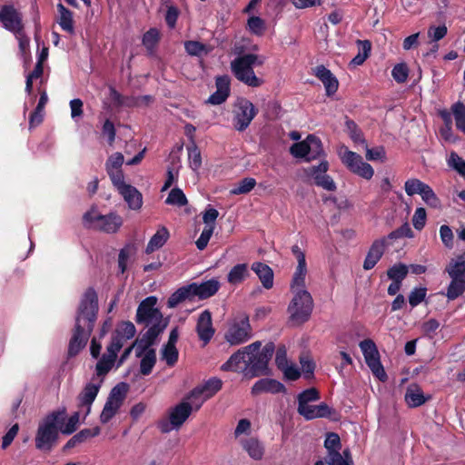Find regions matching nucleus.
Listing matches in <instances>:
<instances>
[{"instance_id": "nucleus-1", "label": "nucleus", "mask_w": 465, "mask_h": 465, "mask_svg": "<svg viewBox=\"0 0 465 465\" xmlns=\"http://www.w3.org/2000/svg\"><path fill=\"white\" fill-rule=\"evenodd\" d=\"M98 296L93 287L84 292L75 316V325L68 345V355L76 356L85 347L98 313Z\"/></svg>"}, {"instance_id": "nucleus-2", "label": "nucleus", "mask_w": 465, "mask_h": 465, "mask_svg": "<svg viewBox=\"0 0 465 465\" xmlns=\"http://www.w3.org/2000/svg\"><path fill=\"white\" fill-rule=\"evenodd\" d=\"M66 417V410H57L47 414L38 424L35 444V448L44 452H50L55 446L59 432Z\"/></svg>"}, {"instance_id": "nucleus-3", "label": "nucleus", "mask_w": 465, "mask_h": 465, "mask_svg": "<svg viewBox=\"0 0 465 465\" xmlns=\"http://www.w3.org/2000/svg\"><path fill=\"white\" fill-rule=\"evenodd\" d=\"M291 290L293 297L288 306L289 321L293 325H302L308 322L312 315L313 299L306 288Z\"/></svg>"}, {"instance_id": "nucleus-4", "label": "nucleus", "mask_w": 465, "mask_h": 465, "mask_svg": "<svg viewBox=\"0 0 465 465\" xmlns=\"http://www.w3.org/2000/svg\"><path fill=\"white\" fill-rule=\"evenodd\" d=\"M258 55L254 54H245L232 60L231 69L236 79L251 87L261 86L263 80L257 77L253 70Z\"/></svg>"}, {"instance_id": "nucleus-5", "label": "nucleus", "mask_w": 465, "mask_h": 465, "mask_svg": "<svg viewBox=\"0 0 465 465\" xmlns=\"http://www.w3.org/2000/svg\"><path fill=\"white\" fill-rule=\"evenodd\" d=\"M275 345L273 342H267L261 350L257 349L255 351H248V377L254 378L269 374L268 364L271 361Z\"/></svg>"}, {"instance_id": "nucleus-6", "label": "nucleus", "mask_w": 465, "mask_h": 465, "mask_svg": "<svg viewBox=\"0 0 465 465\" xmlns=\"http://www.w3.org/2000/svg\"><path fill=\"white\" fill-rule=\"evenodd\" d=\"M83 220L86 227H93L96 230L106 233H114L123 225V218L116 213H110L108 214L97 213L94 209L86 212Z\"/></svg>"}, {"instance_id": "nucleus-7", "label": "nucleus", "mask_w": 465, "mask_h": 465, "mask_svg": "<svg viewBox=\"0 0 465 465\" xmlns=\"http://www.w3.org/2000/svg\"><path fill=\"white\" fill-rule=\"evenodd\" d=\"M232 125L238 132L245 131L258 114L254 104L244 97H240L233 104Z\"/></svg>"}, {"instance_id": "nucleus-8", "label": "nucleus", "mask_w": 465, "mask_h": 465, "mask_svg": "<svg viewBox=\"0 0 465 465\" xmlns=\"http://www.w3.org/2000/svg\"><path fill=\"white\" fill-rule=\"evenodd\" d=\"M251 337L252 327L249 316L245 312H242L231 323L225 333V339L231 345H239L247 341Z\"/></svg>"}, {"instance_id": "nucleus-9", "label": "nucleus", "mask_w": 465, "mask_h": 465, "mask_svg": "<svg viewBox=\"0 0 465 465\" xmlns=\"http://www.w3.org/2000/svg\"><path fill=\"white\" fill-rule=\"evenodd\" d=\"M360 348L373 376L381 381H386L388 376L381 362L380 353L375 342L371 339H365L360 342Z\"/></svg>"}, {"instance_id": "nucleus-10", "label": "nucleus", "mask_w": 465, "mask_h": 465, "mask_svg": "<svg viewBox=\"0 0 465 465\" xmlns=\"http://www.w3.org/2000/svg\"><path fill=\"white\" fill-rule=\"evenodd\" d=\"M261 346L262 342L258 341L238 350L221 366V370L223 371L243 373L248 377V351H255Z\"/></svg>"}, {"instance_id": "nucleus-11", "label": "nucleus", "mask_w": 465, "mask_h": 465, "mask_svg": "<svg viewBox=\"0 0 465 465\" xmlns=\"http://www.w3.org/2000/svg\"><path fill=\"white\" fill-rule=\"evenodd\" d=\"M157 298L155 296H149L143 300L138 305L135 322L145 326L150 323L163 322V313L155 308Z\"/></svg>"}, {"instance_id": "nucleus-12", "label": "nucleus", "mask_w": 465, "mask_h": 465, "mask_svg": "<svg viewBox=\"0 0 465 465\" xmlns=\"http://www.w3.org/2000/svg\"><path fill=\"white\" fill-rule=\"evenodd\" d=\"M223 387V381L221 379L213 377L209 379L202 386H197L190 391L187 400L193 401L195 405V411H198L203 402L217 393Z\"/></svg>"}, {"instance_id": "nucleus-13", "label": "nucleus", "mask_w": 465, "mask_h": 465, "mask_svg": "<svg viewBox=\"0 0 465 465\" xmlns=\"http://www.w3.org/2000/svg\"><path fill=\"white\" fill-rule=\"evenodd\" d=\"M342 163L348 168L350 172L358 176L370 180L374 174L373 168L366 162H363L362 157L352 152L346 150L341 157Z\"/></svg>"}, {"instance_id": "nucleus-14", "label": "nucleus", "mask_w": 465, "mask_h": 465, "mask_svg": "<svg viewBox=\"0 0 465 465\" xmlns=\"http://www.w3.org/2000/svg\"><path fill=\"white\" fill-rule=\"evenodd\" d=\"M0 21L5 29L15 35H22L24 32L23 15L12 5H4L0 10Z\"/></svg>"}, {"instance_id": "nucleus-15", "label": "nucleus", "mask_w": 465, "mask_h": 465, "mask_svg": "<svg viewBox=\"0 0 465 465\" xmlns=\"http://www.w3.org/2000/svg\"><path fill=\"white\" fill-rule=\"evenodd\" d=\"M329 169V163L322 161L318 165L311 166L307 169L306 173L314 180V183L329 192H334L337 189L336 183L333 179L326 174Z\"/></svg>"}, {"instance_id": "nucleus-16", "label": "nucleus", "mask_w": 465, "mask_h": 465, "mask_svg": "<svg viewBox=\"0 0 465 465\" xmlns=\"http://www.w3.org/2000/svg\"><path fill=\"white\" fill-rule=\"evenodd\" d=\"M215 86L216 91L212 94L208 100L207 104L213 105H220L223 104L231 94V79L227 74L219 75L215 78Z\"/></svg>"}, {"instance_id": "nucleus-17", "label": "nucleus", "mask_w": 465, "mask_h": 465, "mask_svg": "<svg viewBox=\"0 0 465 465\" xmlns=\"http://www.w3.org/2000/svg\"><path fill=\"white\" fill-rule=\"evenodd\" d=\"M386 247V238L377 239L371 243L362 265L365 271L375 267L384 254Z\"/></svg>"}, {"instance_id": "nucleus-18", "label": "nucleus", "mask_w": 465, "mask_h": 465, "mask_svg": "<svg viewBox=\"0 0 465 465\" xmlns=\"http://www.w3.org/2000/svg\"><path fill=\"white\" fill-rule=\"evenodd\" d=\"M196 332L201 341L206 345L214 335L215 330L213 327L212 313L205 310L198 318L196 324Z\"/></svg>"}, {"instance_id": "nucleus-19", "label": "nucleus", "mask_w": 465, "mask_h": 465, "mask_svg": "<svg viewBox=\"0 0 465 465\" xmlns=\"http://www.w3.org/2000/svg\"><path fill=\"white\" fill-rule=\"evenodd\" d=\"M193 408L195 409V405L191 402L183 401L179 404H177L174 408L172 409L169 416V420L171 424L174 428L181 427L185 420L191 415Z\"/></svg>"}, {"instance_id": "nucleus-20", "label": "nucleus", "mask_w": 465, "mask_h": 465, "mask_svg": "<svg viewBox=\"0 0 465 465\" xmlns=\"http://www.w3.org/2000/svg\"><path fill=\"white\" fill-rule=\"evenodd\" d=\"M313 71L314 75L323 84L326 94L328 96L334 94L339 87V82L334 74L322 64L317 65Z\"/></svg>"}, {"instance_id": "nucleus-21", "label": "nucleus", "mask_w": 465, "mask_h": 465, "mask_svg": "<svg viewBox=\"0 0 465 465\" xmlns=\"http://www.w3.org/2000/svg\"><path fill=\"white\" fill-rule=\"evenodd\" d=\"M193 298L198 297L200 300H205L213 296L220 288V282L216 279H211L202 283H190Z\"/></svg>"}, {"instance_id": "nucleus-22", "label": "nucleus", "mask_w": 465, "mask_h": 465, "mask_svg": "<svg viewBox=\"0 0 465 465\" xmlns=\"http://www.w3.org/2000/svg\"><path fill=\"white\" fill-rule=\"evenodd\" d=\"M285 386L282 382L271 378L260 379L252 387V395H259L263 392L276 394L285 392Z\"/></svg>"}, {"instance_id": "nucleus-23", "label": "nucleus", "mask_w": 465, "mask_h": 465, "mask_svg": "<svg viewBox=\"0 0 465 465\" xmlns=\"http://www.w3.org/2000/svg\"><path fill=\"white\" fill-rule=\"evenodd\" d=\"M99 390H100L99 384H94V383L90 382L84 386L83 391L77 396L78 408L79 409L84 408V407L86 408L84 417L89 415V413L91 411V406H92L93 402L94 401V400L99 392Z\"/></svg>"}, {"instance_id": "nucleus-24", "label": "nucleus", "mask_w": 465, "mask_h": 465, "mask_svg": "<svg viewBox=\"0 0 465 465\" xmlns=\"http://www.w3.org/2000/svg\"><path fill=\"white\" fill-rule=\"evenodd\" d=\"M118 193L123 196L128 206L132 210H139L143 205L142 193L133 185L127 184L122 186Z\"/></svg>"}, {"instance_id": "nucleus-25", "label": "nucleus", "mask_w": 465, "mask_h": 465, "mask_svg": "<svg viewBox=\"0 0 465 465\" xmlns=\"http://www.w3.org/2000/svg\"><path fill=\"white\" fill-rule=\"evenodd\" d=\"M101 429L98 426H95L91 429H83L76 434H74L63 447V450L66 451L67 450L73 449L77 445L85 442L87 440L96 437L100 434Z\"/></svg>"}, {"instance_id": "nucleus-26", "label": "nucleus", "mask_w": 465, "mask_h": 465, "mask_svg": "<svg viewBox=\"0 0 465 465\" xmlns=\"http://www.w3.org/2000/svg\"><path fill=\"white\" fill-rule=\"evenodd\" d=\"M252 270L256 273L262 286L269 290L273 286V271L272 269L261 262L252 264Z\"/></svg>"}, {"instance_id": "nucleus-27", "label": "nucleus", "mask_w": 465, "mask_h": 465, "mask_svg": "<svg viewBox=\"0 0 465 465\" xmlns=\"http://www.w3.org/2000/svg\"><path fill=\"white\" fill-rule=\"evenodd\" d=\"M57 10L59 12V20L58 24L61 28L70 34H74V19H73V12L67 9L63 4L59 3L57 5Z\"/></svg>"}, {"instance_id": "nucleus-28", "label": "nucleus", "mask_w": 465, "mask_h": 465, "mask_svg": "<svg viewBox=\"0 0 465 465\" xmlns=\"http://www.w3.org/2000/svg\"><path fill=\"white\" fill-rule=\"evenodd\" d=\"M250 276L247 263H238L234 265L227 274V281L232 285L242 283Z\"/></svg>"}, {"instance_id": "nucleus-29", "label": "nucleus", "mask_w": 465, "mask_h": 465, "mask_svg": "<svg viewBox=\"0 0 465 465\" xmlns=\"http://www.w3.org/2000/svg\"><path fill=\"white\" fill-rule=\"evenodd\" d=\"M430 397H426L422 391L415 386L409 387L405 393V401L410 408H417L424 404Z\"/></svg>"}, {"instance_id": "nucleus-30", "label": "nucleus", "mask_w": 465, "mask_h": 465, "mask_svg": "<svg viewBox=\"0 0 465 465\" xmlns=\"http://www.w3.org/2000/svg\"><path fill=\"white\" fill-rule=\"evenodd\" d=\"M169 235V232L164 226L158 229L147 243L145 252L149 254L160 249L167 242Z\"/></svg>"}, {"instance_id": "nucleus-31", "label": "nucleus", "mask_w": 465, "mask_h": 465, "mask_svg": "<svg viewBox=\"0 0 465 465\" xmlns=\"http://www.w3.org/2000/svg\"><path fill=\"white\" fill-rule=\"evenodd\" d=\"M186 300H193V295L190 284L183 286L172 293L167 300V306L168 308H175L179 303Z\"/></svg>"}, {"instance_id": "nucleus-32", "label": "nucleus", "mask_w": 465, "mask_h": 465, "mask_svg": "<svg viewBox=\"0 0 465 465\" xmlns=\"http://www.w3.org/2000/svg\"><path fill=\"white\" fill-rule=\"evenodd\" d=\"M451 281L447 288L446 296L449 301H453L461 296L465 292V277H450Z\"/></svg>"}, {"instance_id": "nucleus-33", "label": "nucleus", "mask_w": 465, "mask_h": 465, "mask_svg": "<svg viewBox=\"0 0 465 465\" xmlns=\"http://www.w3.org/2000/svg\"><path fill=\"white\" fill-rule=\"evenodd\" d=\"M242 447L247 451L249 456L255 460H262L264 454V448L261 442L255 438H250L242 441Z\"/></svg>"}, {"instance_id": "nucleus-34", "label": "nucleus", "mask_w": 465, "mask_h": 465, "mask_svg": "<svg viewBox=\"0 0 465 465\" xmlns=\"http://www.w3.org/2000/svg\"><path fill=\"white\" fill-rule=\"evenodd\" d=\"M136 332L135 326L133 322L126 321V322H121L113 334L114 336H118L122 341H125L127 340L132 339Z\"/></svg>"}, {"instance_id": "nucleus-35", "label": "nucleus", "mask_w": 465, "mask_h": 465, "mask_svg": "<svg viewBox=\"0 0 465 465\" xmlns=\"http://www.w3.org/2000/svg\"><path fill=\"white\" fill-rule=\"evenodd\" d=\"M167 326L166 322H154L151 327L142 335V340L146 341L148 345H153L157 337L164 331Z\"/></svg>"}, {"instance_id": "nucleus-36", "label": "nucleus", "mask_w": 465, "mask_h": 465, "mask_svg": "<svg viewBox=\"0 0 465 465\" xmlns=\"http://www.w3.org/2000/svg\"><path fill=\"white\" fill-rule=\"evenodd\" d=\"M446 272L450 277H465V254L459 256L456 261L452 260Z\"/></svg>"}, {"instance_id": "nucleus-37", "label": "nucleus", "mask_w": 465, "mask_h": 465, "mask_svg": "<svg viewBox=\"0 0 465 465\" xmlns=\"http://www.w3.org/2000/svg\"><path fill=\"white\" fill-rule=\"evenodd\" d=\"M155 363V350H150L144 355L142 356V360L140 362V372L144 376L149 375L152 372Z\"/></svg>"}, {"instance_id": "nucleus-38", "label": "nucleus", "mask_w": 465, "mask_h": 465, "mask_svg": "<svg viewBox=\"0 0 465 465\" xmlns=\"http://www.w3.org/2000/svg\"><path fill=\"white\" fill-rule=\"evenodd\" d=\"M160 41V33L156 28H150L143 35V45L149 53H152Z\"/></svg>"}, {"instance_id": "nucleus-39", "label": "nucleus", "mask_w": 465, "mask_h": 465, "mask_svg": "<svg viewBox=\"0 0 465 465\" xmlns=\"http://www.w3.org/2000/svg\"><path fill=\"white\" fill-rule=\"evenodd\" d=\"M165 203L182 207L185 206L188 203V200L185 194L183 193V190L178 187H175L170 191L165 200Z\"/></svg>"}, {"instance_id": "nucleus-40", "label": "nucleus", "mask_w": 465, "mask_h": 465, "mask_svg": "<svg viewBox=\"0 0 465 465\" xmlns=\"http://www.w3.org/2000/svg\"><path fill=\"white\" fill-rule=\"evenodd\" d=\"M122 405L107 398L106 402L100 415V421L104 424L109 422L116 414Z\"/></svg>"}, {"instance_id": "nucleus-41", "label": "nucleus", "mask_w": 465, "mask_h": 465, "mask_svg": "<svg viewBox=\"0 0 465 465\" xmlns=\"http://www.w3.org/2000/svg\"><path fill=\"white\" fill-rule=\"evenodd\" d=\"M408 266L400 262L390 267L387 271V275L391 281L402 282L408 275Z\"/></svg>"}, {"instance_id": "nucleus-42", "label": "nucleus", "mask_w": 465, "mask_h": 465, "mask_svg": "<svg viewBox=\"0 0 465 465\" xmlns=\"http://www.w3.org/2000/svg\"><path fill=\"white\" fill-rule=\"evenodd\" d=\"M358 45L361 46V50L359 51L358 54L352 58L351 64L361 65L369 57L371 50V44L369 40H358Z\"/></svg>"}, {"instance_id": "nucleus-43", "label": "nucleus", "mask_w": 465, "mask_h": 465, "mask_svg": "<svg viewBox=\"0 0 465 465\" xmlns=\"http://www.w3.org/2000/svg\"><path fill=\"white\" fill-rule=\"evenodd\" d=\"M256 185V180L252 177L242 179L232 190L231 194L239 195L250 193Z\"/></svg>"}, {"instance_id": "nucleus-44", "label": "nucleus", "mask_w": 465, "mask_h": 465, "mask_svg": "<svg viewBox=\"0 0 465 465\" xmlns=\"http://www.w3.org/2000/svg\"><path fill=\"white\" fill-rule=\"evenodd\" d=\"M306 139L307 144L310 146L309 160L312 161L320 157L323 153L322 143L320 138L313 134H309Z\"/></svg>"}, {"instance_id": "nucleus-45", "label": "nucleus", "mask_w": 465, "mask_h": 465, "mask_svg": "<svg viewBox=\"0 0 465 465\" xmlns=\"http://www.w3.org/2000/svg\"><path fill=\"white\" fill-rule=\"evenodd\" d=\"M452 113L457 129L465 134V105L460 102L456 103L452 106Z\"/></svg>"}, {"instance_id": "nucleus-46", "label": "nucleus", "mask_w": 465, "mask_h": 465, "mask_svg": "<svg viewBox=\"0 0 465 465\" xmlns=\"http://www.w3.org/2000/svg\"><path fill=\"white\" fill-rule=\"evenodd\" d=\"M247 29L252 34L261 36L266 30L265 21L259 16L252 15L247 20Z\"/></svg>"}, {"instance_id": "nucleus-47", "label": "nucleus", "mask_w": 465, "mask_h": 465, "mask_svg": "<svg viewBox=\"0 0 465 465\" xmlns=\"http://www.w3.org/2000/svg\"><path fill=\"white\" fill-rule=\"evenodd\" d=\"M128 390L129 386L127 383L120 382L111 390L108 398L122 405L126 397Z\"/></svg>"}, {"instance_id": "nucleus-48", "label": "nucleus", "mask_w": 465, "mask_h": 465, "mask_svg": "<svg viewBox=\"0 0 465 465\" xmlns=\"http://www.w3.org/2000/svg\"><path fill=\"white\" fill-rule=\"evenodd\" d=\"M307 143V139L294 143L290 148L291 154L296 158H304L306 162H310V146Z\"/></svg>"}, {"instance_id": "nucleus-49", "label": "nucleus", "mask_w": 465, "mask_h": 465, "mask_svg": "<svg viewBox=\"0 0 465 465\" xmlns=\"http://www.w3.org/2000/svg\"><path fill=\"white\" fill-rule=\"evenodd\" d=\"M184 49L187 54L192 56H201L203 54H208V48L206 45L199 41H185Z\"/></svg>"}, {"instance_id": "nucleus-50", "label": "nucleus", "mask_w": 465, "mask_h": 465, "mask_svg": "<svg viewBox=\"0 0 465 465\" xmlns=\"http://www.w3.org/2000/svg\"><path fill=\"white\" fill-rule=\"evenodd\" d=\"M426 184L420 179L411 178L405 182L404 190L407 195L413 196L414 194H420Z\"/></svg>"}, {"instance_id": "nucleus-51", "label": "nucleus", "mask_w": 465, "mask_h": 465, "mask_svg": "<svg viewBox=\"0 0 465 465\" xmlns=\"http://www.w3.org/2000/svg\"><path fill=\"white\" fill-rule=\"evenodd\" d=\"M178 358L179 351L176 346L163 345L162 349V359L165 361L168 366H174L178 361Z\"/></svg>"}, {"instance_id": "nucleus-52", "label": "nucleus", "mask_w": 465, "mask_h": 465, "mask_svg": "<svg viewBox=\"0 0 465 465\" xmlns=\"http://www.w3.org/2000/svg\"><path fill=\"white\" fill-rule=\"evenodd\" d=\"M116 359L110 358L109 355L104 354L96 363V374L98 376L106 375L113 368Z\"/></svg>"}, {"instance_id": "nucleus-53", "label": "nucleus", "mask_w": 465, "mask_h": 465, "mask_svg": "<svg viewBox=\"0 0 465 465\" xmlns=\"http://www.w3.org/2000/svg\"><path fill=\"white\" fill-rule=\"evenodd\" d=\"M307 268L296 266L295 272L291 282V289L305 288V278L307 275Z\"/></svg>"}, {"instance_id": "nucleus-54", "label": "nucleus", "mask_w": 465, "mask_h": 465, "mask_svg": "<svg viewBox=\"0 0 465 465\" xmlns=\"http://www.w3.org/2000/svg\"><path fill=\"white\" fill-rule=\"evenodd\" d=\"M420 195L421 196L425 203L430 207L436 208L440 204V199L438 198V196L429 184H426L424 190H422Z\"/></svg>"}, {"instance_id": "nucleus-55", "label": "nucleus", "mask_w": 465, "mask_h": 465, "mask_svg": "<svg viewBox=\"0 0 465 465\" xmlns=\"http://www.w3.org/2000/svg\"><path fill=\"white\" fill-rule=\"evenodd\" d=\"M391 75L397 83H399V84L405 83L409 76V68H408L407 64L404 63L397 64L392 68Z\"/></svg>"}, {"instance_id": "nucleus-56", "label": "nucleus", "mask_w": 465, "mask_h": 465, "mask_svg": "<svg viewBox=\"0 0 465 465\" xmlns=\"http://www.w3.org/2000/svg\"><path fill=\"white\" fill-rule=\"evenodd\" d=\"M427 294V288L425 287H419L414 288L411 293L409 294L408 300L410 305L414 308L420 304L426 298Z\"/></svg>"}, {"instance_id": "nucleus-57", "label": "nucleus", "mask_w": 465, "mask_h": 465, "mask_svg": "<svg viewBox=\"0 0 465 465\" xmlns=\"http://www.w3.org/2000/svg\"><path fill=\"white\" fill-rule=\"evenodd\" d=\"M346 127L350 132V137L356 143H366L361 130L358 127L356 123L352 120L346 121Z\"/></svg>"}, {"instance_id": "nucleus-58", "label": "nucleus", "mask_w": 465, "mask_h": 465, "mask_svg": "<svg viewBox=\"0 0 465 465\" xmlns=\"http://www.w3.org/2000/svg\"><path fill=\"white\" fill-rule=\"evenodd\" d=\"M80 420V411L74 412L67 420V422L62 425L60 430L63 434L70 435L77 430Z\"/></svg>"}, {"instance_id": "nucleus-59", "label": "nucleus", "mask_w": 465, "mask_h": 465, "mask_svg": "<svg viewBox=\"0 0 465 465\" xmlns=\"http://www.w3.org/2000/svg\"><path fill=\"white\" fill-rule=\"evenodd\" d=\"M320 399L319 391L316 388L304 390L298 395V405H305L310 401H316Z\"/></svg>"}, {"instance_id": "nucleus-60", "label": "nucleus", "mask_w": 465, "mask_h": 465, "mask_svg": "<svg viewBox=\"0 0 465 465\" xmlns=\"http://www.w3.org/2000/svg\"><path fill=\"white\" fill-rule=\"evenodd\" d=\"M450 167L465 176V161L455 152H451L448 160Z\"/></svg>"}, {"instance_id": "nucleus-61", "label": "nucleus", "mask_w": 465, "mask_h": 465, "mask_svg": "<svg viewBox=\"0 0 465 465\" xmlns=\"http://www.w3.org/2000/svg\"><path fill=\"white\" fill-rule=\"evenodd\" d=\"M324 447L328 450V454L333 451H339L341 449V439L335 432H329L324 440Z\"/></svg>"}, {"instance_id": "nucleus-62", "label": "nucleus", "mask_w": 465, "mask_h": 465, "mask_svg": "<svg viewBox=\"0 0 465 465\" xmlns=\"http://www.w3.org/2000/svg\"><path fill=\"white\" fill-rule=\"evenodd\" d=\"M110 98L114 102V105L121 107L124 105L133 106L131 102L134 101V97H124L116 89L110 88Z\"/></svg>"}, {"instance_id": "nucleus-63", "label": "nucleus", "mask_w": 465, "mask_h": 465, "mask_svg": "<svg viewBox=\"0 0 465 465\" xmlns=\"http://www.w3.org/2000/svg\"><path fill=\"white\" fill-rule=\"evenodd\" d=\"M124 155L122 153H114L110 155L105 163V170H115L122 169V165L124 163Z\"/></svg>"}, {"instance_id": "nucleus-64", "label": "nucleus", "mask_w": 465, "mask_h": 465, "mask_svg": "<svg viewBox=\"0 0 465 465\" xmlns=\"http://www.w3.org/2000/svg\"><path fill=\"white\" fill-rule=\"evenodd\" d=\"M326 462L329 465H353L352 460L344 459V457L339 451L330 452V454H328Z\"/></svg>"}]
</instances>
